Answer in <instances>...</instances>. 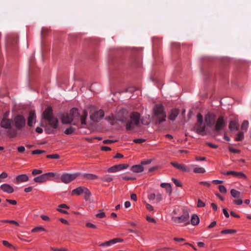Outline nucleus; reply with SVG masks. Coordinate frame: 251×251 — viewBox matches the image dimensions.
Instances as JSON below:
<instances>
[{
  "instance_id": "338daca9",
  "label": "nucleus",
  "mask_w": 251,
  "mask_h": 251,
  "mask_svg": "<svg viewBox=\"0 0 251 251\" xmlns=\"http://www.w3.org/2000/svg\"><path fill=\"white\" fill-rule=\"evenodd\" d=\"M59 208H66V209H69V207L66 204H60L59 206H58Z\"/></svg>"
},
{
  "instance_id": "37998d69",
  "label": "nucleus",
  "mask_w": 251,
  "mask_h": 251,
  "mask_svg": "<svg viewBox=\"0 0 251 251\" xmlns=\"http://www.w3.org/2000/svg\"><path fill=\"white\" fill-rule=\"evenodd\" d=\"M2 244L4 246L7 247L8 248H14L12 245L10 244L8 242L5 240H3L2 241Z\"/></svg>"
},
{
  "instance_id": "393cba45",
  "label": "nucleus",
  "mask_w": 251,
  "mask_h": 251,
  "mask_svg": "<svg viewBox=\"0 0 251 251\" xmlns=\"http://www.w3.org/2000/svg\"><path fill=\"white\" fill-rule=\"evenodd\" d=\"M229 128L231 130H237L239 129V124L234 121H232L230 122L229 125Z\"/></svg>"
},
{
  "instance_id": "412c9836",
  "label": "nucleus",
  "mask_w": 251,
  "mask_h": 251,
  "mask_svg": "<svg viewBox=\"0 0 251 251\" xmlns=\"http://www.w3.org/2000/svg\"><path fill=\"white\" fill-rule=\"evenodd\" d=\"M179 113V111L177 109H174L171 111V114L169 116V118L172 121H174Z\"/></svg>"
},
{
  "instance_id": "f8f14e48",
  "label": "nucleus",
  "mask_w": 251,
  "mask_h": 251,
  "mask_svg": "<svg viewBox=\"0 0 251 251\" xmlns=\"http://www.w3.org/2000/svg\"><path fill=\"white\" fill-rule=\"evenodd\" d=\"M104 113L103 110H100L95 111L93 114L90 115V119L95 122H98L104 116Z\"/></svg>"
},
{
  "instance_id": "9d476101",
  "label": "nucleus",
  "mask_w": 251,
  "mask_h": 251,
  "mask_svg": "<svg viewBox=\"0 0 251 251\" xmlns=\"http://www.w3.org/2000/svg\"><path fill=\"white\" fill-rule=\"evenodd\" d=\"M78 175L79 174L77 173L72 174L65 173L62 175L60 178L62 182L64 183H68L75 179Z\"/></svg>"
},
{
  "instance_id": "e433bc0d",
  "label": "nucleus",
  "mask_w": 251,
  "mask_h": 251,
  "mask_svg": "<svg viewBox=\"0 0 251 251\" xmlns=\"http://www.w3.org/2000/svg\"><path fill=\"white\" fill-rule=\"evenodd\" d=\"M41 231H45V229L42 227H36L32 229L31 232H38Z\"/></svg>"
},
{
  "instance_id": "7c9ffc66",
  "label": "nucleus",
  "mask_w": 251,
  "mask_h": 251,
  "mask_svg": "<svg viewBox=\"0 0 251 251\" xmlns=\"http://www.w3.org/2000/svg\"><path fill=\"white\" fill-rule=\"evenodd\" d=\"M193 171L198 174H203L205 172V169L202 167H196L193 169Z\"/></svg>"
},
{
  "instance_id": "680f3d73",
  "label": "nucleus",
  "mask_w": 251,
  "mask_h": 251,
  "mask_svg": "<svg viewBox=\"0 0 251 251\" xmlns=\"http://www.w3.org/2000/svg\"><path fill=\"white\" fill-rule=\"evenodd\" d=\"M206 145L209 147L212 148L213 149L217 148L218 146L216 145L213 144L211 143H206Z\"/></svg>"
},
{
  "instance_id": "8fccbe9b",
  "label": "nucleus",
  "mask_w": 251,
  "mask_h": 251,
  "mask_svg": "<svg viewBox=\"0 0 251 251\" xmlns=\"http://www.w3.org/2000/svg\"><path fill=\"white\" fill-rule=\"evenodd\" d=\"M156 198V195L154 193H151L148 195V199L150 200H154Z\"/></svg>"
},
{
  "instance_id": "2eb2a0df",
  "label": "nucleus",
  "mask_w": 251,
  "mask_h": 251,
  "mask_svg": "<svg viewBox=\"0 0 251 251\" xmlns=\"http://www.w3.org/2000/svg\"><path fill=\"white\" fill-rule=\"evenodd\" d=\"M171 164L175 168L183 172H187L190 171V169L185 165L178 164L175 162H171Z\"/></svg>"
},
{
  "instance_id": "4d7b16f0",
  "label": "nucleus",
  "mask_w": 251,
  "mask_h": 251,
  "mask_svg": "<svg viewBox=\"0 0 251 251\" xmlns=\"http://www.w3.org/2000/svg\"><path fill=\"white\" fill-rule=\"evenodd\" d=\"M6 201L11 204H13V205H15L17 204V201H15V200H9V199H6Z\"/></svg>"
},
{
  "instance_id": "c9c22d12",
  "label": "nucleus",
  "mask_w": 251,
  "mask_h": 251,
  "mask_svg": "<svg viewBox=\"0 0 251 251\" xmlns=\"http://www.w3.org/2000/svg\"><path fill=\"white\" fill-rule=\"evenodd\" d=\"M219 189L221 193L224 194L226 193V189L224 185H219Z\"/></svg>"
},
{
  "instance_id": "0e129e2a",
  "label": "nucleus",
  "mask_w": 251,
  "mask_h": 251,
  "mask_svg": "<svg viewBox=\"0 0 251 251\" xmlns=\"http://www.w3.org/2000/svg\"><path fill=\"white\" fill-rule=\"evenodd\" d=\"M151 163V160H143L141 161L142 165H148Z\"/></svg>"
},
{
  "instance_id": "f3484780",
  "label": "nucleus",
  "mask_w": 251,
  "mask_h": 251,
  "mask_svg": "<svg viewBox=\"0 0 251 251\" xmlns=\"http://www.w3.org/2000/svg\"><path fill=\"white\" fill-rule=\"evenodd\" d=\"M0 188L3 191L8 194L12 193L14 192L13 188L8 184H3L0 186Z\"/></svg>"
},
{
  "instance_id": "a878e982",
  "label": "nucleus",
  "mask_w": 251,
  "mask_h": 251,
  "mask_svg": "<svg viewBox=\"0 0 251 251\" xmlns=\"http://www.w3.org/2000/svg\"><path fill=\"white\" fill-rule=\"evenodd\" d=\"M231 195L234 198H240L242 197V195L239 191L232 189L230 190Z\"/></svg>"
},
{
  "instance_id": "b1692460",
  "label": "nucleus",
  "mask_w": 251,
  "mask_h": 251,
  "mask_svg": "<svg viewBox=\"0 0 251 251\" xmlns=\"http://www.w3.org/2000/svg\"><path fill=\"white\" fill-rule=\"evenodd\" d=\"M83 194H84V197L86 201H89L90 202L93 201L91 199V193L87 188H86Z\"/></svg>"
},
{
  "instance_id": "dca6fc26",
  "label": "nucleus",
  "mask_w": 251,
  "mask_h": 251,
  "mask_svg": "<svg viewBox=\"0 0 251 251\" xmlns=\"http://www.w3.org/2000/svg\"><path fill=\"white\" fill-rule=\"evenodd\" d=\"M36 117V116L35 111L33 110L30 111L27 121V124L29 126H33V124L35 121Z\"/></svg>"
},
{
  "instance_id": "6e6d98bb",
  "label": "nucleus",
  "mask_w": 251,
  "mask_h": 251,
  "mask_svg": "<svg viewBox=\"0 0 251 251\" xmlns=\"http://www.w3.org/2000/svg\"><path fill=\"white\" fill-rule=\"evenodd\" d=\"M233 202L237 205H241L243 203V201L241 199L234 200Z\"/></svg>"
},
{
  "instance_id": "e2e57ef3",
  "label": "nucleus",
  "mask_w": 251,
  "mask_h": 251,
  "mask_svg": "<svg viewBox=\"0 0 251 251\" xmlns=\"http://www.w3.org/2000/svg\"><path fill=\"white\" fill-rule=\"evenodd\" d=\"M7 174L6 172H3L0 175V178H5L7 177Z\"/></svg>"
},
{
  "instance_id": "58836bf2",
  "label": "nucleus",
  "mask_w": 251,
  "mask_h": 251,
  "mask_svg": "<svg viewBox=\"0 0 251 251\" xmlns=\"http://www.w3.org/2000/svg\"><path fill=\"white\" fill-rule=\"evenodd\" d=\"M205 205L204 202H203L201 200H198V203H197V206L198 207H204Z\"/></svg>"
},
{
  "instance_id": "473e14b6",
  "label": "nucleus",
  "mask_w": 251,
  "mask_h": 251,
  "mask_svg": "<svg viewBox=\"0 0 251 251\" xmlns=\"http://www.w3.org/2000/svg\"><path fill=\"white\" fill-rule=\"evenodd\" d=\"M244 138V134L243 132H240L239 133H238L236 137H235V140L236 141H242Z\"/></svg>"
},
{
  "instance_id": "5701e85b",
  "label": "nucleus",
  "mask_w": 251,
  "mask_h": 251,
  "mask_svg": "<svg viewBox=\"0 0 251 251\" xmlns=\"http://www.w3.org/2000/svg\"><path fill=\"white\" fill-rule=\"evenodd\" d=\"M200 223V219L197 215L193 214L191 219V223L194 226L197 225Z\"/></svg>"
},
{
  "instance_id": "79ce46f5",
  "label": "nucleus",
  "mask_w": 251,
  "mask_h": 251,
  "mask_svg": "<svg viewBox=\"0 0 251 251\" xmlns=\"http://www.w3.org/2000/svg\"><path fill=\"white\" fill-rule=\"evenodd\" d=\"M235 176L240 178H245L246 177V175L242 172H236Z\"/></svg>"
},
{
  "instance_id": "69168bd1",
  "label": "nucleus",
  "mask_w": 251,
  "mask_h": 251,
  "mask_svg": "<svg viewBox=\"0 0 251 251\" xmlns=\"http://www.w3.org/2000/svg\"><path fill=\"white\" fill-rule=\"evenodd\" d=\"M223 211L224 214L226 218H228L229 217V215L226 208H224L223 209Z\"/></svg>"
},
{
  "instance_id": "423d86ee",
  "label": "nucleus",
  "mask_w": 251,
  "mask_h": 251,
  "mask_svg": "<svg viewBox=\"0 0 251 251\" xmlns=\"http://www.w3.org/2000/svg\"><path fill=\"white\" fill-rule=\"evenodd\" d=\"M78 116L77 108H72L69 113L63 114L61 117V122L64 124H71L74 119Z\"/></svg>"
},
{
  "instance_id": "13d9d810",
  "label": "nucleus",
  "mask_w": 251,
  "mask_h": 251,
  "mask_svg": "<svg viewBox=\"0 0 251 251\" xmlns=\"http://www.w3.org/2000/svg\"><path fill=\"white\" fill-rule=\"evenodd\" d=\"M17 150L20 152H23L25 151V148L24 146H19L17 148Z\"/></svg>"
},
{
  "instance_id": "1a4fd4ad",
  "label": "nucleus",
  "mask_w": 251,
  "mask_h": 251,
  "mask_svg": "<svg viewBox=\"0 0 251 251\" xmlns=\"http://www.w3.org/2000/svg\"><path fill=\"white\" fill-rule=\"evenodd\" d=\"M53 176H56L54 173L52 172L47 173L35 177L34 181L37 183H43L49 180L50 177Z\"/></svg>"
},
{
  "instance_id": "3c124183",
  "label": "nucleus",
  "mask_w": 251,
  "mask_h": 251,
  "mask_svg": "<svg viewBox=\"0 0 251 251\" xmlns=\"http://www.w3.org/2000/svg\"><path fill=\"white\" fill-rule=\"evenodd\" d=\"M146 208L150 211L153 210V206L149 203H146Z\"/></svg>"
},
{
  "instance_id": "9b49d317",
  "label": "nucleus",
  "mask_w": 251,
  "mask_h": 251,
  "mask_svg": "<svg viewBox=\"0 0 251 251\" xmlns=\"http://www.w3.org/2000/svg\"><path fill=\"white\" fill-rule=\"evenodd\" d=\"M226 123L223 117H219L216 121L214 130L216 132L219 133L226 126Z\"/></svg>"
},
{
  "instance_id": "20e7f679",
  "label": "nucleus",
  "mask_w": 251,
  "mask_h": 251,
  "mask_svg": "<svg viewBox=\"0 0 251 251\" xmlns=\"http://www.w3.org/2000/svg\"><path fill=\"white\" fill-rule=\"evenodd\" d=\"M154 118L156 123L160 124L166 121V114L162 105H156L154 108Z\"/></svg>"
},
{
  "instance_id": "a211bd4d",
  "label": "nucleus",
  "mask_w": 251,
  "mask_h": 251,
  "mask_svg": "<svg viewBox=\"0 0 251 251\" xmlns=\"http://www.w3.org/2000/svg\"><path fill=\"white\" fill-rule=\"evenodd\" d=\"M122 241H123L122 239H120L119 238H115L112 240H111L108 241L103 243L101 244L100 246H110L112 244L117 243L118 242H121Z\"/></svg>"
},
{
  "instance_id": "f257e3e1",
  "label": "nucleus",
  "mask_w": 251,
  "mask_h": 251,
  "mask_svg": "<svg viewBox=\"0 0 251 251\" xmlns=\"http://www.w3.org/2000/svg\"><path fill=\"white\" fill-rule=\"evenodd\" d=\"M43 116L46 120L45 131L47 134L54 133L58 128V120L52 114L51 107H47L43 113Z\"/></svg>"
},
{
  "instance_id": "ea45409f",
  "label": "nucleus",
  "mask_w": 251,
  "mask_h": 251,
  "mask_svg": "<svg viewBox=\"0 0 251 251\" xmlns=\"http://www.w3.org/2000/svg\"><path fill=\"white\" fill-rule=\"evenodd\" d=\"M223 174L226 176L232 175L235 176V174H236V172L235 171H228L226 173H223Z\"/></svg>"
},
{
  "instance_id": "de8ad7c7",
  "label": "nucleus",
  "mask_w": 251,
  "mask_h": 251,
  "mask_svg": "<svg viewBox=\"0 0 251 251\" xmlns=\"http://www.w3.org/2000/svg\"><path fill=\"white\" fill-rule=\"evenodd\" d=\"M51 249L53 251H68L65 248H51Z\"/></svg>"
},
{
  "instance_id": "864d4df0",
  "label": "nucleus",
  "mask_w": 251,
  "mask_h": 251,
  "mask_svg": "<svg viewBox=\"0 0 251 251\" xmlns=\"http://www.w3.org/2000/svg\"><path fill=\"white\" fill-rule=\"evenodd\" d=\"M200 184H201V185H203L205 186H206V187H210L211 184L210 183L208 182H206V181H201V182H200Z\"/></svg>"
},
{
  "instance_id": "5fc2aeb1",
  "label": "nucleus",
  "mask_w": 251,
  "mask_h": 251,
  "mask_svg": "<svg viewBox=\"0 0 251 251\" xmlns=\"http://www.w3.org/2000/svg\"><path fill=\"white\" fill-rule=\"evenodd\" d=\"M105 216V214L104 212H100L96 214V217L99 218H102Z\"/></svg>"
},
{
  "instance_id": "cd10ccee",
  "label": "nucleus",
  "mask_w": 251,
  "mask_h": 251,
  "mask_svg": "<svg viewBox=\"0 0 251 251\" xmlns=\"http://www.w3.org/2000/svg\"><path fill=\"white\" fill-rule=\"evenodd\" d=\"M83 177L90 180H94L98 178V176L91 174H85L83 175Z\"/></svg>"
},
{
  "instance_id": "052dcab7",
  "label": "nucleus",
  "mask_w": 251,
  "mask_h": 251,
  "mask_svg": "<svg viewBox=\"0 0 251 251\" xmlns=\"http://www.w3.org/2000/svg\"><path fill=\"white\" fill-rule=\"evenodd\" d=\"M123 179L126 180H134L135 179V177L124 176L123 177Z\"/></svg>"
},
{
  "instance_id": "72a5a7b5",
  "label": "nucleus",
  "mask_w": 251,
  "mask_h": 251,
  "mask_svg": "<svg viewBox=\"0 0 251 251\" xmlns=\"http://www.w3.org/2000/svg\"><path fill=\"white\" fill-rule=\"evenodd\" d=\"M249 125V122L248 121H244L241 126V128L243 130H246L247 129Z\"/></svg>"
},
{
  "instance_id": "bf43d9fd",
  "label": "nucleus",
  "mask_w": 251,
  "mask_h": 251,
  "mask_svg": "<svg viewBox=\"0 0 251 251\" xmlns=\"http://www.w3.org/2000/svg\"><path fill=\"white\" fill-rule=\"evenodd\" d=\"M165 189H166V192L169 193V195H170L171 194L172 188H171V185H168L167 187H166V188Z\"/></svg>"
},
{
  "instance_id": "4c0bfd02",
  "label": "nucleus",
  "mask_w": 251,
  "mask_h": 251,
  "mask_svg": "<svg viewBox=\"0 0 251 251\" xmlns=\"http://www.w3.org/2000/svg\"><path fill=\"white\" fill-rule=\"evenodd\" d=\"M146 141V140L145 139H140V138H138V139H135L133 140V142L135 143H136V144H141L144 142Z\"/></svg>"
},
{
  "instance_id": "4be33fe9",
  "label": "nucleus",
  "mask_w": 251,
  "mask_h": 251,
  "mask_svg": "<svg viewBox=\"0 0 251 251\" xmlns=\"http://www.w3.org/2000/svg\"><path fill=\"white\" fill-rule=\"evenodd\" d=\"M131 170L133 172L140 173L143 171L144 168L141 165H136L131 167Z\"/></svg>"
},
{
  "instance_id": "6ab92c4d",
  "label": "nucleus",
  "mask_w": 251,
  "mask_h": 251,
  "mask_svg": "<svg viewBox=\"0 0 251 251\" xmlns=\"http://www.w3.org/2000/svg\"><path fill=\"white\" fill-rule=\"evenodd\" d=\"M28 180V176L25 174L20 175L16 177V183L26 182Z\"/></svg>"
},
{
  "instance_id": "f704fd0d",
  "label": "nucleus",
  "mask_w": 251,
  "mask_h": 251,
  "mask_svg": "<svg viewBox=\"0 0 251 251\" xmlns=\"http://www.w3.org/2000/svg\"><path fill=\"white\" fill-rule=\"evenodd\" d=\"M46 157L48 158H51V159H58L59 158V155L58 154H53L48 155L46 156Z\"/></svg>"
},
{
  "instance_id": "c756f323",
  "label": "nucleus",
  "mask_w": 251,
  "mask_h": 251,
  "mask_svg": "<svg viewBox=\"0 0 251 251\" xmlns=\"http://www.w3.org/2000/svg\"><path fill=\"white\" fill-rule=\"evenodd\" d=\"M75 128L71 126L67 128L65 131L64 133L66 134L70 135L73 134L75 131Z\"/></svg>"
},
{
  "instance_id": "603ef678",
  "label": "nucleus",
  "mask_w": 251,
  "mask_h": 251,
  "mask_svg": "<svg viewBox=\"0 0 251 251\" xmlns=\"http://www.w3.org/2000/svg\"><path fill=\"white\" fill-rule=\"evenodd\" d=\"M86 226L87 227H89V228H96V226L92 224V223H88L86 224Z\"/></svg>"
},
{
  "instance_id": "f03ea898",
  "label": "nucleus",
  "mask_w": 251,
  "mask_h": 251,
  "mask_svg": "<svg viewBox=\"0 0 251 251\" xmlns=\"http://www.w3.org/2000/svg\"><path fill=\"white\" fill-rule=\"evenodd\" d=\"M126 124V129L131 130L137 127L140 123V115L137 112H133L129 116H125L119 119Z\"/></svg>"
},
{
  "instance_id": "7ed1b4c3",
  "label": "nucleus",
  "mask_w": 251,
  "mask_h": 251,
  "mask_svg": "<svg viewBox=\"0 0 251 251\" xmlns=\"http://www.w3.org/2000/svg\"><path fill=\"white\" fill-rule=\"evenodd\" d=\"M6 115L5 114L4 117L2 119L0 126L2 128L9 129L7 134L10 137H15L17 135V131L16 129H12L13 121L12 120L6 118Z\"/></svg>"
},
{
  "instance_id": "a19ab883",
  "label": "nucleus",
  "mask_w": 251,
  "mask_h": 251,
  "mask_svg": "<svg viewBox=\"0 0 251 251\" xmlns=\"http://www.w3.org/2000/svg\"><path fill=\"white\" fill-rule=\"evenodd\" d=\"M42 173V171L41 170H37V169H34L32 171V174L34 176L40 174Z\"/></svg>"
},
{
  "instance_id": "c85d7f7f",
  "label": "nucleus",
  "mask_w": 251,
  "mask_h": 251,
  "mask_svg": "<svg viewBox=\"0 0 251 251\" xmlns=\"http://www.w3.org/2000/svg\"><path fill=\"white\" fill-rule=\"evenodd\" d=\"M87 116V112L86 111H83V115L80 117V121L81 124L83 125H86V119Z\"/></svg>"
},
{
  "instance_id": "aec40b11",
  "label": "nucleus",
  "mask_w": 251,
  "mask_h": 251,
  "mask_svg": "<svg viewBox=\"0 0 251 251\" xmlns=\"http://www.w3.org/2000/svg\"><path fill=\"white\" fill-rule=\"evenodd\" d=\"M85 189H86V187H83V186L79 187L76 189H74L72 191V194H75L76 195H81V194H83Z\"/></svg>"
},
{
  "instance_id": "c03bdc74",
  "label": "nucleus",
  "mask_w": 251,
  "mask_h": 251,
  "mask_svg": "<svg viewBox=\"0 0 251 251\" xmlns=\"http://www.w3.org/2000/svg\"><path fill=\"white\" fill-rule=\"evenodd\" d=\"M156 198L157 202H159L163 199V197L162 196V194L158 193L156 195Z\"/></svg>"
},
{
  "instance_id": "774afa93",
  "label": "nucleus",
  "mask_w": 251,
  "mask_h": 251,
  "mask_svg": "<svg viewBox=\"0 0 251 251\" xmlns=\"http://www.w3.org/2000/svg\"><path fill=\"white\" fill-rule=\"evenodd\" d=\"M101 149L103 151H109L111 150V149L109 147L106 146H102L101 147Z\"/></svg>"
},
{
  "instance_id": "49530a36",
  "label": "nucleus",
  "mask_w": 251,
  "mask_h": 251,
  "mask_svg": "<svg viewBox=\"0 0 251 251\" xmlns=\"http://www.w3.org/2000/svg\"><path fill=\"white\" fill-rule=\"evenodd\" d=\"M228 149L231 152L233 153H239L240 151L239 150L234 149L232 147H229Z\"/></svg>"
},
{
  "instance_id": "ddd939ff",
  "label": "nucleus",
  "mask_w": 251,
  "mask_h": 251,
  "mask_svg": "<svg viewBox=\"0 0 251 251\" xmlns=\"http://www.w3.org/2000/svg\"><path fill=\"white\" fill-rule=\"evenodd\" d=\"M215 115L212 113H207L205 116V121L207 125L209 127H212L215 123Z\"/></svg>"
},
{
  "instance_id": "39448f33",
  "label": "nucleus",
  "mask_w": 251,
  "mask_h": 251,
  "mask_svg": "<svg viewBox=\"0 0 251 251\" xmlns=\"http://www.w3.org/2000/svg\"><path fill=\"white\" fill-rule=\"evenodd\" d=\"M194 130L199 134L204 135L206 134L205 126L203 122L202 116L200 114L197 115V122L194 126Z\"/></svg>"
},
{
  "instance_id": "4468645a",
  "label": "nucleus",
  "mask_w": 251,
  "mask_h": 251,
  "mask_svg": "<svg viewBox=\"0 0 251 251\" xmlns=\"http://www.w3.org/2000/svg\"><path fill=\"white\" fill-rule=\"evenodd\" d=\"M18 38L16 36H9L6 40L7 46L15 47L18 43Z\"/></svg>"
},
{
  "instance_id": "09e8293b",
  "label": "nucleus",
  "mask_w": 251,
  "mask_h": 251,
  "mask_svg": "<svg viewBox=\"0 0 251 251\" xmlns=\"http://www.w3.org/2000/svg\"><path fill=\"white\" fill-rule=\"evenodd\" d=\"M116 141V140H108L107 139V140H103V143L104 144H110L115 142Z\"/></svg>"
},
{
  "instance_id": "6e6552de",
  "label": "nucleus",
  "mask_w": 251,
  "mask_h": 251,
  "mask_svg": "<svg viewBox=\"0 0 251 251\" xmlns=\"http://www.w3.org/2000/svg\"><path fill=\"white\" fill-rule=\"evenodd\" d=\"M14 125L17 129H22L25 125V119L22 115H17L14 119Z\"/></svg>"
},
{
  "instance_id": "2f4dec72",
  "label": "nucleus",
  "mask_w": 251,
  "mask_h": 251,
  "mask_svg": "<svg viewBox=\"0 0 251 251\" xmlns=\"http://www.w3.org/2000/svg\"><path fill=\"white\" fill-rule=\"evenodd\" d=\"M236 231L234 229H225L221 231L222 234H234L235 233Z\"/></svg>"
},
{
  "instance_id": "bb28decb",
  "label": "nucleus",
  "mask_w": 251,
  "mask_h": 251,
  "mask_svg": "<svg viewBox=\"0 0 251 251\" xmlns=\"http://www.w3.org/2000/svg\"><path fill=\"white\" fill-rule=\"evenodd\" d=\"M120 170H121V166H120V164H118L109 168L108 171L109 173H115Z\"/></svg>"
},
{
  "instance_id": "0eeeda50",
  "label": "nucleus",
  "mask_w": 251,
  "mask_h": 251,
  "mask_svg": "<svg viewBox=\"0 0 251 251\" xmlns=\"http://www.w3.org/2000/svg\"><path fill=\"white\" fill-rule=\"evenodd\" d=\"M172 219L174 223L177 224H179L184 223H185L184 225H187L190 224L189 221V214L188 211H184L183 214L180 216L172 217Z\"/></svg>"
},
{
  "instance_id": "a18cd8bd",
  "label": "nucleus",
  "mask_w": 251,
  "mask_h": 251,
  "mask_svg": "<svg viewBox=\"0 0 251 251\" xmlns=\"http://www.w3.org/2000/svg\"><path fill=\"white\" fill-rule=\"evenodd\" d=\"M172 180L173 181L174 183L175 184V185L176 186H177V187L181 186V184L180 182L176 179L172 178Z\"/></svg>"
}]
</instances>
